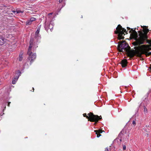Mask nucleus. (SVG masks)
<instances>
[{"label": "nucleus", "mask_w": 151, "mask_h": 151, "mask_svg": "<svg viewBox=\"0 0 151 151\" xmlns=\"http://www.w3.org/2000/svg\"><path fill=\"white\" fill-rule=\"evenodd\" d=\"M126 147L125 145H124L123 146V150H126Z\"/></svg>", "instance_id": "23"}, {"label": "nucleus", "mask_w": 151, "mask_h": 151, "mask_svg": "<svg viewBox=\"0 0 151 151\" xmlns=\"http://www.w3.org/2000/svg\"><path fill=\"white\" fill-rule=\"evenodd\" d=\"M16 12H17V13H23V12L21 11H20V10L17 11Z\"/></svg>", "instance_id": "19"}, {"label": "nucleus", "mask_w": 151, "mask_h": 151, "mask_svg": "<svg viewBox=\"0 0 151 151\" xmlns=\"http://www.w3.org/2000/svg\"><path fill=\"white\" fill-rule=\"evenodd\" d=\"M132 124L134 125L135 126L136 125L135 122L134 121H133L132 122Z\"/></svg>", "instance_id": "22"}, {"label": "nucleus", "mask_w": 151, "mask_h": 151, "mask_svg": "<svg viewBox=\"0 0 151 151\" xmlns=\"http://www.w3.org/2000/svg\"><path fill=\"white\" fill-rule=\"evenodd\" d=\"M6 39H5L3 36L0 35V45H2L6 42Z\"/></svg>", "instance_id": "9"}, {"label": "nucleus", "mask_w": 151, "mask_h": 151, "mask_svg": "<svg viewBox=\"0 0 151 151\" xmlns=\"http://www.w3.org/2000/svg\"><path fill=\"white\" fill-rule=\"evenodd\" d=\"M149 68L150 69V70L151 71V67L150 68Z\"/></svg>", "instance_id": "30"}, {"label": "nucleus", "mask_w": 151, "mask_h": 151, "mask_svg": "<svg viewBox=\"0 0 151 151\" xmlns=\"http://www.w3.org/2000/svg\"><path fill=\"white\" fill-rule=\"evenodd\" d=\"M21 72L18 70L16 71L15 73L14 77L12 81V83L13 84H15L19 76L21 74Z\"/></svg>", "instance_id": "7"}, {"label": "nucleus", "mask_w": 151, "mask_h": 151, "mask_svg": "<svg viewBox=\"0 0 151 151\" xmlns=\"http://www.w3.org/2000/svg\"><path fill=\"white\" fill-rule=\"evenodd\" d=\"M94 132L96 133V134H97V133H101L103 131L99 129L97 130H95L94 131Z\"/></svg>", "instance_id": "12"}, {"label": "nucleus", "mask_w": 151, "mask_h": 151, "mask_svg": "<svg viewBox=\"0 0 151 151\" xmlns=\"http://www.w3.org/2000/svg\"><path fill=\"white\" fill-rule=\"evenodd\" d=\"M35 39L36 40L37 42H38L41 39V36L40 34H37V35L35 34Z\"/></svg>", "instance_id": "11"}, {"label": "nucleus", "mask_w": 151, "mask_h": 151, "mask_svg": "<svg viewBox=\"0 0 151 151\" xmlns=\"http://www.w3.org/2000/svg\"><path fill=\"white\" fill-rule=\"evenodd\" d=\"M39 30H37V31H36L35 34H36V35H37V34H39Z\"/></svg>", "instance_id": "17"}, {"label": "nucleus", "mask_w": 151, "mask_h": 151, "mask_svg": "<svg viewBox=\"0 0 151 151\" xmlns=\"http://www.w3.org/2000/svg\"><path fill=\"white\" fill-rule=\"evenodd\" d=\"M33 39H31L29 42V46L28 49L27 54L29 55L28 60H30V64H31L34 60L36 58V55L35 53L32 54V49H35L37 47V45L33 44Z\"/></svg>", "instance_id": "4"}, {"label": "nucleus", "mask_w": 151, "mask_h": 151, "mask_svg": "<svg viewBox=\"0 0 151 151\" xmlns=\"http://www.w3.org/2000/svg\"><path fill=\"white\" fill-rule=\"evenodd\" d=\"M141 27H142L143 29L144 33L139 31V34L138 35L135 29H131L129 31V33H130V35L135 40V42L134 43L135 45H140L144 44V41L147 38V33L149 31L148 29L146 28V26H141Z\"/></svg>", "instance_id": "3"}, {"label": "nucleus", "mask_w": 151, "mask_h": 151, "mask_svg": "<svg viewBox=\"0 0 151 151\" xmlns=\"http://www.w3.org/2000/svg\"><path fill=\"white\" fill-rule=\"evenodd\" d=\"M127 28L128 30H130V28L129 27H127Z\"/></svg>", "instance_id": "28"}, {"label": "nucleus", "mask_w": 151, "mask_h": 151, "mask_svg": "<svg viewBox=\"0 0 151 151\" xmlns=\"http://www.w3.org/2000/svg\"><path fill=\"white\" fill-rule=\"evenodd\" d=\"M127 60L124 59L121 62V65L122 67H124L127 65Z\"/></svg>", "instance_id": "10"}, {"label": "nucleus", "mask_w": 151, "mask_h": 151, "mask_svg": "<svg viewBox=\"0 0 151 151\" xmlns=\"http://www.w3.org/2000/svg\"><path fill=\"white\" fill-rule=\"evenodd\" d=\"M98 116V121L100 119H101L102 118L101 116H99L97 115Z\"/></svg>", "instance_id": "21"}, {"label": "nucleus", "mask_w": 151, "mask_h": 151, "mask_svg": "<svg viewBox=\"0 0 151 151\" xmlns=\"http://www.w3.org/2000/svg\"><path fill=\"white\" fill-rule=\"evenodd\" d=\"M32 22L30 20H28L26 22V25H30L31 24Z\"/></svg>", "instance_id": "14"}, {"label": "nucleus", "mask_w": 151, "mask_h": 151, "mask_svg": "<svg viewBox=\"0 0 151 151\" xmlns=\"http://www.w3.org/2000/svg\"><path fill=\"white\" fill-rule=\"evenodd\" d=\"M81 17L82 18V16H81Z\"/></svg>", "instance_id": "31"}, {"label": "nucleus", "mask_w": 151, "mask_h": 151, "mask_svg": "<svg viewBox=\"0 0 151 151\" xmlns=\"http://www.w3.org/2000/svg\"><path fill=\"white\" fill-rule=\"evenodd\" d=\"M99 133H97V134H96L97 135V137H100V136H101V135L100 134H99Z\"/></svg>", "instance_id": "20"}, {"label": "nucleus", "mask_w": 151, "mask_h": 151, "mask_svg": "<svg viewBox=\"0 0 151 151\" xmlns=\"http://www.w3.org/2000/svg\"><path fill=\"white\" fill-rule=\"evenodd\" d=\"M41 25H39L37 29V30H39V31H40V28L41 27Z\"/></svg>", "instance_id": "18"}, {"label": "nucleus", "mask_w": 151, "mask_h": 151, "mask_svg": "<svg viewBox=\"0 0 151 151\" xmlns=\"http://www.w3.org/2000/svg\"><path fill=\"white\" fill-rule=\"evenodd\" d=\"M63 0H59V2H60V3H61V2H62V1H63Z\"/></svg>", "instance_id": "25"}, {"label": "nucleus", "mask_w": 151, "mask_h": 151, "mask_svg": "<svg viewBox=\"0 0 151 151\" xmlns=\"http://www.w3.org/2000/svg\"><path fill=\"white\" fill-rule=\"evenodd\" d=\"M144 111L145 113H147V110L146 107L145 106L144 107Z\"/></svg>", "instance_id": "16"}, {"label": "nucleus", "mask_w": 151, "mask_h": 151, "mask_svg": "<svg viewBox=\"0 0 151 151\" xmlns=\"http://www.w3.org/2000/svg\"><path fill=\"white\" fill-rule=\"evenodd\" d=\"M114 32L115 34H118V38L119 40H121L124 38L122 36L123 35H125L124 32L127 33L126 30L122 27L120 24L116 28V30Z\"/></svg>", "instance_id": "5"}, {"label": "nucleus", "mask_w": 151, "mask_h": 151, "mask_svg": "<svg viewBox=\"0 0 151 151\" xmlns=\"http://www.w3.org/2000/svg\"><path fill=\"white\" fill-rule=\"evenodd\" d=\"M53 27L52 24H46L45 26V28L46 30L47 31L48 29H50L51 31H52V29Z\"/></svg>", "instance_id": "8"}, {"label": "nucleus", "mask_w": 151, "mask_h": 151, "mask_svg": "<svg viewBox=\"0 0 151 151\" xmlns=\"http://www.w3.org/2000/svg\"><path fill=\"white\" fill-rule=\"evenodd\" d=\"M141 27H142L143 29L144 33L139 31V34L138 35L135 29H131L129 31V33H130V35L135 40V42L134 43L135 45H140L144 44V41L147 38V33L149 31L148 29L146 28V26H141Z\"/></svg>", "instance_id": "2"}, {"label": "nucleus", "mask_w": 151, "mask_h": 151, "mask_svg": "<svg viewBox=\"0 0 151 151\" xmlns=\"http://www.w3.org/2000/svg\"><path fill=\"white\" fill-rule=\"evenodd\" d=\"M23 56L22 54H20L19 57V61H21L22 60Z\"/></svg>", "instance_id": "13"}, {"label": "nucleus", "mask_w": 151, "mask_h": 151, "mask_svg": "<svg viewBox=\"0 0 151 151\" xmlns=\"http://www.w3.org/2000/svg\"><path fill=\"white\" fill-rule=\"evenodd\" d=\"M83 115L84 117L89 119L88 121L89 120L91 122H95V123H94V125H95L98 122V116L94 115L92 113L90 112L88 114L89 116H87L86 114H84Z\"/></svg>", "instance_id": "6"}, {"label": "nucleus", "mask_w": 151, "mask_h": 151, "mask_svg": "<svg viewBox=\"0 0 151 151\" xmlns=\"http://www.w3.org/2000/svg\"><path fill=\"white\" fill-rule=\"evenodd\" d=\"M105 151H108V149L107 148H106L105 149Z\"/></svg>", "instance_id": "24"}, {"label": "nucleus", "mask_w": 151, "mask_h": 151, "mask_svg": "<svg viewBox=\"0 0 151 151\" xmlns=\"http://www.w3.org/2000/svg\"><path fill=\"white\" fill-rule=\"evenodd\" d=\"M32 89H33V91H34V88H32Z\"/></svg>", "instance_id": "29"}, {"label": "nucleus", "mask_w": 151, "mask_h": 151, "mask_svg": "<svg viewBox=\"0 0 151 151\" xmlns=\"http://www.w3.org/2000/svg\"><path fill=\"white\" fill-rule=\"evenodd\" d=\"M4 114V113H3L2 114H1V113H0V115H1V116H2V115H3V114Z\"/></svg>", "instance_id": "26"}, {"label": "nucleus", "mask_w": 151, "mask_h": 151, "mask_svg": "<svg viewBox=\"0 0 151 151\" xmlns=\"http://www.w3.org/2000/svg\"><path fill=\"white\" fill-rule=\"evenodd\" d=\"M30 20L32 22L35 21L36 20V19L35 18L32 17L30 18Z\"/></svg>", "instance_id": "15"}, {"label": "nucleus", "mask_w": 151, "mask_h": 151, "mask_svg": "<svg viewBox=\"0 0 151 151\" xmlns=\"http://www.w3.org/2000/svg\"><path fill=\"white\" fill-rule=\"evenodd\" d=\"M10 102H8V106H9V104H10Z\"/></svg>", "instance_id": "27"}, {"label": "nucleus", "mask_w": 151, "mask_h": 151, "mask_svg": "<svg viewBox=\"0 0 151 151\" xmlns=\"http://www.w3.org/2000/svg\"><path fill=\"white\" fill-rule=\"evenodd\" d=\"M133 42L134 45L135 46L134 48L135 50H129L130 47L128 44L124 41L119 44L117 48L119 52H127L128 55L131 57H132L135 55L140 56L142 54H145L146 56L150 55L151 54V52H150V50L151 47V41L148 42L150 45H135Z\"/></svg>", "instance_id": "1"}]
</instances>
